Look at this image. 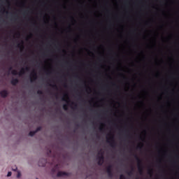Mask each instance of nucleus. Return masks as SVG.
Returning <instances> with one entry per match:
<instances>
[{
	"label": "nucleus",
	"instance_id": "nucleus-11",
	"mask_svg": "<svg viewBox=\"0 0 179 179\" xmlns=\"http://www.w3.org/2000/svg\"><path fill=\"white\" fill-rule=\"evenodd\" d=\"M134 171H135V168L134 166H131V171L127 172V174L129 177H132V175L134 174Z\"/></svg>",
	"mask_w": 179,
	"mask_h": 179
},
{
	"label": "nucleus",
	"instance_id": "nucleus-3",
	"mask_svg": "<svg viewBox=\"0 0 179 179\" xmlns=\"http://www.w3.org/2000/svg\"><path fill=\"white\" fill-rule=\"evenodd\" d=\"M106 173H108V176L110 178H113V166L109 165L107 168H106Z\"/></svg>",
	"mask_w": 179,
	"mask_h": 179
},
{
	"label": "nucleus",
	"instance_id": "nucleus-33",
	"mask_svg": "<svg viewBox=\"0 0 179 179\" xmlns=\"http://www.w3.org/2000/svg\"><path fill=\"white\" fill-rule=\"evenodd\" d=\"M52 171H55V169H52Z\"/></svg>",
	"mask_w": 179,
	"mask_h": 179
},
{
	"label": "nucleus",
	"instance_id": "nucleus-8",
	"mask_svg": "<svg viewBox=\"0 0 179 179\" xmlns=\"http://www.w3.org/2000/svg\"><path fill=\"white\" fill-rule=\"evenodd\" d=\"M25 71L29 72L30 71V68L26 67L25 69H22L20 73H18L19 76H22V75H24Z\"/></svg>",
	"mask_w": 179,
	"mask_h": 179
},
{
	"label": "nucleus",
	"instance_id": "nucleus-13",
	"mask_svg": "<svg viewBox=\"0 0 179 179\" xmlns=\"http://www.w3.org/2000/svg\"><path fill=\"white\" fill-rule=\"evenodd\" d=\"M36 131H30L29 135V136H34V135H36Z\"/></svg>",
	"mask_w": 179,
	"mask_h": 179
},
{
	"label": "nucleus",
	"instance_id": "nucleus-21",
	"mask_svg": "<svg viewBox=\"0 0 179 179\" xmlns=\"http://www.w3.org/2000/svg\"><path fill=\"white\" fill-rule=\"evenodd\" d=\"M22 176V173H20V171H17V178H20Z\"/></svg>",
	"mask_w": 179,
	"mask_h": 179
},
{
	"label": "nucleus",
	"instance_id": "nucleus-29",
	"mask_svg": "<svg viewBox=\"0 0 179 179\" xmlns=\"http://www.w3.org/2000/svg\"><path fill=\"white\" fill-rule=\"evenodd\" d=\"M103 129H104V128H103L101 127L99 128V130L101 131V132H103Z\"/></svg>",
	"mask_w": 179,
	"mask_h": 179
},
{
	"label": "nucleus",
	"instance_id": "nucleus-35",
	"mask_svg": "<svg viewBox=\"0 0 179 179\" xmlns=\"http://www.w3.org/2000/svg\"><path fill=\"white\" fill-rule=\"evenodd\" d=\"M77 127H79V124H77Z\"/></svg>",
	"mask_w": 179,
	"mask_h": 179
},
{
	"label": "nucleus",
	"instance_id": "nucleus-4",
	"mask_svg": "<svg viewBox=\"0 0 179 179\" xmlns=\"http://www.w3.org/2000/svg\"><path fill=\"white\" fill-rule=\"evenodd\" d=\"M8 94H9V92H8V90H3L0 91V96L3 99H6V97H8Z\"/></svg>",
	"mask_w": 179,
	"mask_h": 179
},
{
	"label": "nucleus",
	"instance_id": "nucleus-2",
	"mask_svg": "<svg viewBox=\"0 0 179 179\" xmlns=\"http://www.w3.org/2000/svg\"><path fill=\"white\" fill-rule=\"evenodd\" d=\"M110 138H107V143H109L110 146L111 148H115L117 146V143L115 142V140L114 139V135L113 134H109Z\"/></svg>",
	"mask_w": 179,
	"mask_h": 179
},
{
	"label": "nucleus",
	"instance_id": "nucleus-20",
	"mask_svg": "<svg viewBox=\"0 0 179 179\" xmlns=\"http://www.w3.org/2000/svg\"><path fill=\"white\" fill-rule=\"evenodd\" d=\"M103 163H104V162L98 160V166H103Z\"/></svg>",
	"mask_w": 179,
	"mask_h": 179
},
{
	"label": "nucleus",
	"instance_id": "nucleus-31",
	"mask_svg": "<svg viewBox=\"0 0 179 179\" xmlns=\"http://www.w3.org/2000/svg\"><path fill=\"white\" fill-rule=\"evenodd\" d=\"M9 71H12V67H10V68H9Z\"/></svg>",
	"mask_w": 179,
	"mask_h": 179
},
{
	"label": "nucleus",
	"instance_id": "nucleus-12",
	"mask_svg": "<svg viewBox=\"0 0 179 179\" xmlns=\"http://www.w3.org/2000/svg\"><path fill=\"white\" fill-rule=\"evenodd\" d=\"M19 83V80L17 78H14L11 80V85L13 86H16Z\"/></svg>",
	"mask_w": 179,
	"mask_h": 179
},
{
	"label": "nucleus",
	"instance_id": "nucleus-23",
	"mask_svg": "<svg viewBox=\"0 0 179 179\" xmlns=\"http://www.w3.org/2000/svg\"><path fill=\"white\" fill-rule=\"evenodd\" d=\"M120 179H125V176H124L123 174L120 175Z\"/></svg>",
	"mask_w": 179,
	"mask_h": 179
},
{
	"label": "nucleus",
	"instance_id": "nucleus-17",
	"mask_svg": "<svg viewBox=\"0 0 179 179\" xmlns=\"http://www.w3.org/2000/svg\"><path fill=\"white\" fill-rule=\"evenodd\" d=\"M11 73H12V75L16 76V75H17V71H16V70H13V71H11Z\"/></svg>",
	"mask_w": 179,
	"mask_h": 179
},
{
	"label": "nucleus",
	"instance_id": "nucleus-28",
	"mask_svg": "<svg viewBox=\"0 0 179 179\" xmlns=\"http://www.w3.org/2000/svg\"><path fill=\"white\" fill-rule=\"evenodd\" d=\"M142 146H143V145H142L141 146V145H138L137 146V149H142Z\"/></svg>",
	"mask_w": 179,
	"mask_h": 179
},
{
	"label": "nucleus",
	"instance_id": "nucleus-9",
	"mask_svg": "<svg viewBox=\"0 0 179 179\" xmlns=\"http://www.w3.org/2000/svg\"><path fill=\"white\" fill-rule=\"evenodd\" d=\"M69 176V173L64 172V171H59L57 173V177H65Z\"/></svg>",
	"mask_w": 179,
	"mask_h": 179
},
{
	"label": "nucleus",
	"instance_id": "nucleus-34",
	"mask_svg": "<svg viewBox=\"0 0 179 179\" xmlns=\"http://www.w3.org/2000/svg\"><path fill=\"white\" fill-rule=\"evenodd\" d=\"M56 97L57 98V94H56Z\"/></svg>",
	"mask_w": 179,
	"mask_h": 179
},
{
	"label": "nucleus",
	"instance_id": "nucleus-27",
	"mask_svg": "<svg viewBox=\"0 0 179 179\" xmlns=\"http://www.w3.org/2000/svg\"><path fill=\"white\" fill-rule=\"evenodd\" d=\"M72 104H74V106H75L74 110H76V107H78V105L73 102L72 103Z\"/></svg>",
	"mask_w": 179,
	"mask_h": 179
},
{
	"label": "nucleus",
	"instance_id": "nucleus-25",
	"mask_svg": "<svg viewBox=\"0 0 179 179\" xmlns=\"http://www.w3.org/2000/svg\"><path fill=\"white\" fill-rule=\"evenodd\" d=\"M12 176V172H8L7 174V177H10Z\"/></svg>",
	"mask_w": 179,
	"mask_h": 179
},
{
	"label": "nucleus",
	"instance_id": "nucleus-7",
	"mask_svg": "<svg viewBox=\"0 0 179 179\" xmlns=\"http://www.w3.org/2000/svg\"><path fill=\"white\" fill-rule=\"evenodd\" d=\"M45 164H47V159H41L38 162V166L40 167H45Z\"/></svg>",
	"mask_w": 179,
	"mask_h": 179
},
{
	"label": "nucleus",
	"instance_id": "nucleus-30",
	"mask_svg": "<svg viewBox=\"0 0 179 179\" xmlns=\"http://www.w3.org/2000/svg\"><path fill=\"white\" fill-rule=\"evenodd\" d=\"M31 34H30L28 37H29V38H31Z\"/></svg>",
	"mask_w": 179,
	"mask_h": 179
},
{
	"label": "nucleus",
	"instance_id": "nucleus-36",
	"mask_svg": "<svg viewBox=\"0 0 179 179\" xmlns=\"http://www.w3.org/2000/svg\"><path fill=\"white\" fill-rule=\"evenodd\" d=\"M36 179H38V178H36Z\"/></svg>",
	"mask_w": 179,
	"mask_h": 179
},
{
	"label": "nucleus",
	"instance_id": "nucleus-16",
	"mask_svg": "<svg viewBox=\"0 0 179 179\" xmlns=\"http://www.w3.org/2000/svg\"><path fill=\"white\" fill-rule=\"evenodd\" d=\"M17 47L19 48H24V46L23 45V42H22V44H20V43H18L17 44Z\"/></svg>",
	"mask_w": 179,
	"mask_h": 179
},
{
	"label": "nucleus",
	"instance_id": "nucleus-14",
	"mask_svg": "<svg viewBox=\"0 0 179 179\" xmlns=\"http://www.w3.org/2000/svg\"><path fill=\"white\" fill-rule=\"evenodd\" d=\"M63 110L68 111V104L63 105Z\"/></svg>",
	"mask_w": 179,
	"mask_h": 179
},
{
	"label": "nucleus",
	"instance_id": "nucleus-26",
	"mask_svg": "<svg viewBox=\"0 0 179 179\" xmlns=\"http://www.w3.org/2000/svg\"><path fill=\"white\" fill-rule=\"evenodd\" d=\"M51 155V150H49V151L48 152V156H50Z\"/></svg>",
	"mask_w": 179,
	"mask_h": 179
},
{
	"label": "nucleus",
	"instance_id": "nucleus-24",
	"mask_svg": "<svg viewBox=\"0 0 179 179\" xmlns=\"http://www.w3.org/2000/svg\"><path fill=\"white\" fill-rule=\"evenodd\" d=\"M13 171H16L17 170V167L15 166L14 168H12Z\"/></svg>",
	"mask_w": 179,
	"mask_h": 179
},
{
	"label": "nucleus",
	"instance_id": "nucleus-5",
	"mask_svg": "<svg viewBox=\"0 0 179 179\" xmlns=\"http://www.w3.org/2000/svg\"><path fill=\"white\" fill-rule=\"evenodd\" d=\"M37 80V73L36 72V71H33L32 73H31V83H33V82H34V80Z\"/></svg>",
	"mask_w": 179,
	"mask_h": 179
},
{
	"label": "nucleus",
	"instance_id": "nucleus-6",
	"mask_svg": "<svg viewBox=\"0 0 179 179\" xmlns=\"http://www.w3.org/2000/svg\"><path fill=\"white\" fill-rule=\"evenodd\" d=\"M97 160L104 162V153L102 152H98Z\"/></svg>",
	"mask_w": 179,
	"mask_h": 179
},
{
	"label": "nucleus",
	"instance_id": "nucleus-1",
	"mask_svg": "<svg viewBox=\"0 0 179 179\" xmlns=\"http://www.w3.org/2000/svg\"><path fill=\"white\" fill-rule=\"evenodd\" d=\"M134 158L136 159V160H137L138 173L141 176H142V174H143V166H142V160L139 159V157H138L137 155H134Z\"/></svg>",
	"mask_w": 179,
	"mask_h": 179
},
{
	"label": "nucleus",
	"instance_id": "nucleus-19",
	"mask_svg": "<svg viewBox=\"0 0 179 179\" xmlns=\"http://www.w3.org/2000/svg\"><path fill=\"white\" fill-rule=\"evenodd\" d=\"M39 131H41V127H37L36 129L35 130V132H36L37 134V132H39Z\"/></svg>",
	"mask_w": 179,
	"mask_h": 179
},
{
	"label": "nucleus",
	"instance_id": "nucleus-15",
	"mask_svg": "<svg viewBox=\"0 0 179 179\" xmlns=\"http://www.w3.org/2000/svg\"><path fill=\"white\" fill-rule=\"evenodd\" d=\"M148 174H149V176H152L153 175V170L152 169H149Z\"/></svg>",
	"mask_w": 179,
	"mask_h": 179
},
{
	"label": "nucleus",
	"instance_id": "nucleus-32",
	"mask_svg": "<svg viewBox=\"0 0 179 179\" xmlns=\"http://www.w3.org/2000/svg\"><path fill=\"white\" fill-rule=\"evenodd\" d=\"M17 34L18 36H20V33H19V32H18Z\"/></svg>",
	"mask_w": 179,
	"mask_h": 179
},
{
	"label": "nucleus",
	"instance_id": "nucleus-37",
	"mask_svg": "<svg viewBox=\"0 0 179 179\" xmlns=\"http://www.w3.org/2000/svg\"><path fill=\"white\" fill-rule=\"evenodd\" d=\"M136 179H138V178H136Z\"/></svg>",
	"mask_w": 179,
	"mask_h": 179
},
{
	"label": "nucleus",
	"instance_id": "nucleus-10",
	"mask_svg": "<svg viewBox=\"0 0 179 179\" xmlns=\"http://www.w3.org/2000/svg\"><path fill=\"white\" fill-rule=\"evenodd\" d=\"M62 101H67V103H69V95L68 94V93H65L64 94V96L62 99Z\"/></svg>",
	"mask_w": 179,
	"mask_h": 179
},
{
	"label": "nucleus",
	"instance_id": "nucleus-18",
	"mask_svg": "<svg viewBox=\"0 0 179 179\" xmlns=\"http://www.w3.org/2000/svg\"><path fill=\"white\" fill-rule=\"evenodd\" d=\"M50 86H52V87H53V89H55L56 90H58V86H57V85H50Z\"/></svg>",
	"mask_w": 179,
	"mask_h": 179
},
{
	"label": "nucleus",
	"instance_id": "nucleus-22",
	"mask_svg": "<svg viewBox=\"0 0 179 179\" xmlns=\"http://www.w3.org/2000/svg\"><path fill=\"white\" fill-rule=\"evenodd\" d=\"M43 91L42 90H38L37 91V94H43Z\"/></svg>",
	"mask_w": 179,
	"mask_h": 179
}]
</instances>
